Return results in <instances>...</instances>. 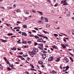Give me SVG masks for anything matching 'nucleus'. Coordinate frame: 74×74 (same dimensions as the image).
I'll return each instance as SVG.
<instances>
[{
	"mask_svg": "<svg viewBox=\"0 0 74 74\" xmlns=\"http://www.w3.org/2000/svg\"><path fill=\"white\" fill-rule=\"evenodd\" d=\"M17 11L16 12H21V10L19 9H18L17 10Z\"/></svg>",
	"mask_w": 74,
	"mask_h": 74,
	"instance_id": "nucleus-34",
	"label": "nucleus"
},
{
	"mask_svg": "<svg viewBox=\"0 0 74 74\" xmlns=\"http://www.w3.org/2000/svg\"><path fill=\"white\" fill-rule=\"evenodd\" d=\"M12 8L11 7H9L8 8V9L9 10H10Z\"/></svg>",
	"mask_w": 74,
	"mask_h": 74,
	"instance_id": "nucleus-50",
	"label": "nucleus"
},
{
	"mask_svg": "<svg viewBox=\"0 0 74 74\" xmlns=\"http://www.w3.org/2000/svg\"><path fill=\"white\" fill-rule=\"evenodd\" d=\"M9 67H11L12 68L14 66L13 64H10L9 65Z\"/></svg>",
	"mask_w": 74,
	"mask_h": 74,
	"instance_id": "nucleus-17",
	"label": "nucleus"
},
{
	"mask_svg": "<svg viewBox=\"0 0 74 74\" xmlns=\"http://www.w3.org/2000/svg\"><path fill=\"white\" fill-rule=\"evenodd\" d=\"M24 13L25 14H29V12H28L27 11H24Z\"/></svg>",
	"mask_w": 74,
	"mask_h": 74,
	"instance_id": "nucleus-15",
	"label": "nucleus"
},
{
	"mask_svg": "<svg viewBox=\"0 0 74 74\" xmlns=\"http://www.w3.org/2000/svg\"><path fill=\"white\" fill-rule=\"evenodd\" d=\"M52 47L54 49L57 48V46H55V45L52 46Z\"/></svg>",
	"mask_w": 74,
	"mask_h": 74,
	"instance_id": "nucleus-20",
	"label": "nucleus"
},
{
	"mask_svg": "<svg viewBox=\"0 0 74 74\" xmlns=\"http://www.w3.org/2000/svg\"><path fill=\"white\" fill-rule=\"evenodd\" d=\"M32 31L33 32H36V31L34 30H32Z\"/></svg>",
	"mask_w": 74,
	"mask_h": 74,
	"instance_id": "nucleus-60",
	"label": "nucleus"
},
{
	"mask_svg": "<svg viewBox=\"0 0 74 74\" xmlns=\"http://www.w3.org/2000/svg\"><path fill=\"white\" fill-rule=\"evenodd\" d=\"M69 59L71 60V62H73L74 61L73 59L71 57H69Z\"/></svg>",
	"mask_w": 74,
	"mask_h": 74,
	"instance_id": "nucleus-24",
	"label": "nucleus"
},
{
	"mask_svg": "<svg viewBox=\"0 0 74 74\" xmlns=\"http://www.w3.org/2000/svg\"><path fill=\"white\" fill-rule=\"evenodd\" d=\"M66 17H70V15L69 14H68L66 15Z\"/></svg>",
	"mask_w": 74,
	"mask_h": 74,
	"instance_id": "nucleus-35",
	"label": "nucleus"
},
{
	"mask_svg": "<svg viewBox=\"0 0 74 74\" xmlns=\"http://www.w3.org/2000/svg\"><path fill=\"white\" fill-rule=\"evenodd\" d=\"M38 63L40 64H43V62L41 61H39L38 62Z\"/></svg>",
	"mask_w": 74,
	"mask_h": 74,
	"instance_id": "nucleus-13",
	"label": "nucleus"
},
{
	"mask_svg": "<svg viewBox=\"0 0 74 74\" xmlns=\"http://www.w3.org/2000/svg\"><path fill=\"white\" fill-rule=\"evenodd\" d=\"M30 36L33 37L34 36V35L33 34H31L29 35Z\"/></svg>",
	"mask_w": 74,
	"mask_h": 74,
	"instance_id": "nucleus-47",
	"label": "nucleus"
},
{
	"mask_svg": "<svg viewBox=\"0 0 74 74\" xmlns=\"http://www.w3.org/2000/svg\"><path fill=\"white\" fill-rule=\"evenodd\" d=\"M34 37L35 38H37V39H39V37H38L37 36H34Z\"/></svg>",
	"mask_w": 74,
	"mask_h": 74,
	"instance_id": "nucleus-25",
	"label": "nucleus"
},
{
	"mask_svg": "<svg viewBox=\"0 0 74 74\" xmlns=\"http://www.w3.org/2000/svg\"><path fill=\"white\" fill-rule=\"evenodd\" d=\"M54 35L55 36H58V34H54Z\"/></svg>",
	"mask_w": 74,
	"mask_h": 74,
	"instance_id": "nucleus-42",
	"label": "nucleus"
},
{
	"mask_svg": "<svg viewBox=\"0 0 74 74\" xmlns=\"http://www.w3.org/2000/svg\"><path fill=\"white\" fill-rule=\"evenodd\" d=\"M43 37L44 38H46L47 39H48V38L47 37H46L45 36H43Z\"/></svg>",
	"mask_w": 74,
	"mask_h": 74,
	"instance_id": "nucleus-45",
	"label": "nucleus"
},
{
	"mask_svg": "<svg viewBox=\"0 0 74 74\" xmlns=\"http://www.w3.org/2000/svg\"><path fill=\"white\" fill-rule=\"evenodd\" d=\"M16 37V36H13L12 37H11L10 38H12L13 37Z\"/></svg>",
	"mask_w": 74,
	"mask_h": 74,
	"instance_id": "nucleus-55",
	"label": "nucleus"
},
{
	"mask_svg": "<svg viewBox=\"0 0 74 74\" xmlns=\"http://www.w3.org/2000/svg\"><path fill=\"white\" fill-rule=\"evenodd\" d=\"M66 69H68L69 68V66H67L66 67Z\"/></svg>",
	"mask_w": 74,
	"mask_h": 74,
	"instance_id": "nucleus-37",
	"label": "nucleus"
},
{
	"mask_svg": "<svg viewBox=\"0 0 74 74\" xmlns=\"http://www.w3.org/2000/svg\"><path fill=\"white\" fill-rule=\"evenodd\" d=\"M17 57H18V58H21H21L22 57V56H18Z\"/></svg>",
	"mask_w": 74,
	"mask_h": 74,
	"instance_id": "nucleus-39",
	"label": "nucleus"
},
{
	"mask_svg": "<svg viewBox=\"0 0 74 74\" xmlns=\"http://www.w3.org/2000/svg\"><path fill=\"white\" fill-rule=\"evenodd\" d=\"M28 56L27 54L25 55H23V56L24 57H27Z\"/></svg>",
	"mask_w": 74,
	"mask_h": 74,
	"instance_id": "nucleus-30",
	"label": "nucleus"
},
{
	"mask_svg": "<svg viewBox=\"0 0 74 74\" xmlns=\"http://www.w3.org/2000/svg\"><path fill=\"white\" fill-rule=\"evenodd\" d=\"M64 38L65 39H67V40H69V38H66V37H64Z\"/></svg>",
	"mask_w": 74,
	"mask_h": 74,
	"instance_id": "nucleus-52",
	"label": "nucleus"
},
{
	"mask_svg": "<svg viewBox=\"0 0 74 74\" xmlns=\"http://www.w3.org/2000/svg\"><path fill=\"white\" fill-rule=\"evenodd\" d=\"M37 12L39 13L41 15H43V13L42 12H40L39 11H37Z\"/></svg>",
	"mask_w": 74,
	"mask_h": 74,
	"instance_id": "nucleus-7",
	"label": "nucleus"
},
{
	"mask_svg": "<svg viewBox=\"0 0 74 74\" xmlns=\"http://www.w3.org/2000/svg\"><path fill=\"white\" fill-rule=\"evenodd\" d=\"M65 61L66 62H69V59L66 58H64Z\"/></svg>",
	"mask_w": 74,
	"mask_h": 74,
	"instance_id": "nucleus-8",
	"label": "nucleus"
},
{
	"mask_svg": "<svg viewBox=\"0 0 74 74\" xmlns=\"http://www.w3.org/2000/svg\"><path fill=\"white\" fill-rule=\"evenodd\" d=\"M32 12L33 13H35V12L36 11L35 10H32Z\"/></svg>",
	"mask_w": 74,
	"mask_h": 74,
	"instance_id": "nucleus-49",
	"label": "nucleus"
},
{
	"mask_svg": "<svg viewBox=\"0 0 74 74\" xmlns=\"http://www.w3.org/2000/svg\"><path fill=\"white\" fill-rule=\"evenodd\" d=\"M38 24H42V22L41 21H39L38 22Z\"/></svg>",
	"mask_w": 74,
	"mask_h": 74,
	"instance_id": "nucleus-11",
	"label": "nucleus"
},
{
	"mask_svg": "<svg viewBox=\"0 0 74 74\" xmlns=\"http://www.w3.org/2000/svg\"><path fill=\"white\" fill-rule=\"evenodd\" d=\"M53 56H52L50 57L48 60V61L49 62H51V61H53Z\"/></svg>",
	"mask_w": 74,
	"mask_h": 74,
	"instance_id": "nucleus-4",
	"label": "nucleus"
},
{
	"mask_svg": "<svg viewBox=\"0 0 74 74\" xmlns=\"http://www.w3.org/2000/svg\"><path fill=\"white\" fill-rule=\"evenodd\" d=\"M37 41L39 42H42L43 41V40L41 39H40L39 38L38 39V40H37Z\"/></svg>",
	"mask_w": 74,
	"mask_h": 74,
	"instance_id": "nucleus-6",
	"label": "nucleus"
},
{
	"mask_svg": "<svg viewBox=\"0 0 74 74\" xmlns=\"http://www.w3.org/2000/svg\"><path fill=\"white\" fill-rule=\"evenodd\" d=\"M58 3H56V4L54 6L55 7H57V6H58Z\"/></svg>",
	"mask_w": 74,
	"mask_h": 74,
	"instance_id": "nucleus-48",
	"label": "nucleus"
},
{
	"mask_svg": "<svg viewBox=\"0 0 74 74\" xmlns=\"http://www.w3.org/2000/svg\"><path fill=\"white\" fill-rule=\"evenodd\" d=\"M42 53H47V51H43V50H42Z\"/></svg>",
	"mask_w": 74,
	"mask_h": 74,
	"instance_id": "nucleus-26",
	"label": "nucleus"
},
{
	"mask_svg": "<svg viewBox=\"0 0 74 74\" xmlns=\"http://www.w3.org/2000/svg\"><path fill=\"white\" fill-rule=\"evenodd\" d=\"M0 40H2V42H7V40H3L2 39H1Z\"/></svg>",
	"mask_w": 74,
	"mask_h": 74,
	"instance_id": "nucleus-12",
	"label": "nucleus"
},
{
	"mask_svg": "<svg viewBox=\"0 0 74 74\" xmlns=\"http://www.w3.org/2000/svg\"><path fill=\"white\" fill-rule=\"evenodd\" d=\"M42 59H45L47 57L45 53L42 54Z\"/></svg>",
	"mask_w": 74,
	"mask_h": 74,
	"instance_id": "nucleus-3",
	"label": "nucleus"
},
{
	"mask_svg": "<svg viewBox=\"0 0 74 74\" xmlns=\"http://www.w3.org/2000/svg\"><path fill=\"white\" fill-rule=\"evenodd\" d=\"M25 32H22V35H24Z\"/></svg>",
	"mask_w": 74,
	"mask_h": 74,
	"instance_id": "nucleus-63",
	"label": "nucleus"
},
{
	"mask_svg": "<svg viewBox=\"0 0 74 74\" xmlns=\"http://www.w3.org/2000/svg\"><path fill=\"white\" fill-rule=\"evenodd\" d=\"M13 7H14V8H16V5H13Z\"/></svg>",
	"mask_w": 74,
	"mask_h": 74,
	"instance_id": "nucleus-59",
	"label": "nucleus"
},
{
	"mask_svg": "<svg viewBox=\"0 0 74 74\" xmlns=\"http://www.w3.org/2000/svg\"><path fill=\"white\" fill-rule=\"evenodd\" d=\"M37 35H38V36H40L42 37H44L43 36H42V35H40V34H38Z\"/></svg>",
	"mask_w": 74,
	"mask_h": 74,
	"instance_id": "nucleus-29",
	"label": "nucleus"
},
{
	"mask_svg": "<svg viewBox=\"0 0 74 74\" xmlns=\"http://www.w3.org/2000/svg\"><path fill=\"white\" fill-rule=\"evenodd\" d=\"M30 65L31 66L32 68V69L34 68V66L32 64H30Z\"/></svg>",
	"mask_w": 74,
	"mask_h": 74,
	"instance_id": "nucleus-27",
	"label": "nucleus"
},
{
	"mask_svg": "<svg viewBox=\"0 0 74 74\" xmlns=\"http://www.w3.org/2000/svg\"><path fill=\"white\" fill-rule=\"evenodd\" d=\"M24 35L25 36H27V34H26V33H25L24 32Z\"/></svg>",
	"mask_w": 74,
	"mask_h": 74,
	"instance_id": "nucleus-56",
	"label": "nucleus"
},
{
	"mask_svg": "<svg viewBox=\"0 0 74 74\" xmlns=\"http://www.w3.org/2000/svg\"><path fill=\"white\" fill-rule=\"evenodd\" d=\"M45 21L47 22H48V19L46 18V17H45Z\"/></svg>",
	"mask_w": 74,
	"mask_h": 74,
	"instance_id": "nucleus-16",
	"label": "nucleus"
},
{
	"mask_svg": "<svg viewBox=\"0 0 74 74\" xmlns=\"http://www.w3.org/2000/svg\"><path fill=\"white\" fill-rule=\"evenodd\" d=\"M7 69L9 71H10V70H11V69H10V68H9V67H8L7 68Z\"/></svg>",
	"mask_w": 74,
	"mask_h": 74,
	"instance_id": "nucleus-33",
	"label": "nucleus"
},
{
	"mask_svg": "<svg viewBox=\"0 0 74 74\" xmlns=\"http://www.w3.org/2000/svg\"><path fill=\"white\" fill-rule=\"evenodd\" d=\"M25 62L26 63H29V62H27V60H26Z\"/></svg>",
	"mask_w": 74,
	"mask_h": 74,
	"instance_id": "nucleus-58",
	"label": "nucleus"
},
{
	"mask_svg": "<svg viewBox=\"0 0 74 74\" xmlns=\"http://www.w3.org/2000/svg\"><path fill=\"white\" fill-rule=\"evenodd\" d=\"M0 68L1 69H3V67L1 65V64H0Z\"/></svg>",
	"mask_w": 74,
	"mask_h": 74,
	"instance_id": "nucleus-23",
	"label": "nucleus"
},
{
	"mask_svg": "<svg viewBox=\"0 0 74 74\" xmlns=\"http://www.w3.org/2000/svg\"><path fill=\"white\" fill-rule=\"evenodd\" d=\"M21 60H25V59L24 58L22 57L21 58Z\"/></svg>",
	"mask_w": 74,
	"mask_h": 74,
	"instance_id": "nucleus-41",
	"label": "nucleus"
},
{
	"mask_svg": "<svg viewBox=\"0 0 74 74\" xmlns=\"http://www.w3.org/2000/svg\"><path fill=\"white\" fill-rule=\"evenodd\" d=\"M61 4H63V5L64 6L69 5V4L67 3L66 1H61Z\"/></svg>",
	"mask_w": 74,
	"mask_h": 74,
	"instance_id": "nucleus-2",
	"label": "nucleus"
},
{
	"mask_svg": "<svg viewBox=\"0 0 74 74\" xmlns=\"http://www.w3.org/2000/svg\"><path fill=\"white\" fill-rule=\"evenodd\" d=\"M60 69H62V66H60Z\"/></svg>",
	"mask_w": 74,
	"mask_h": 74,
	"instance_id": "nucleus-54",
	"label": "nucleus"
},
{
	"mask_svg": "<svg viewBox=\"0 0 74 74\" xmlns=\"http://www.w3.org/2000/svg\"><path fill=\"white\" fill-rule=\"evenodd\" d=\"M3 58L5 60V61H7L8 60L5 57H4Z\"/></svg>",
	"mask_w": 74,
	"mask_h": 74,
	"instance_id": "nucleus-46",
	"label": "nucleus"
},
{
	"mask_svg": "<svg viewBox=\"0 0 74 74\" xmlns=\"http://www.w3.org/2000/svg\"><path fill=\"white\" fill-rule=\"evenodd\" d=\"M38 48L41 50H43L44 49L43 48H42V47H38Z\"/></svg>",
	"mask_w": 74,
	"mask_h": 74,
	"instance_id": "nucleus-14",
	"label": "nucleus"
},
{
	"mask_svg": "<svg viewBox=\"0 0 74 74\" xmlns=\"http://www.w3.org/2000/svg\"><path fill=\"white\" fill-rule=\"evenodd\" d=\"M28 53L32 58L34 57V55H36V53L34 51H32L31 52L29 51H28Z\"/></svg>",
	"mask_w": 74,
	"mask_h": 74,
	"instance_id": "nucleus-1",
	"label": "nucleus"
},
{
	"mask_svg": "<svg viewBox=\"0 0 74 74\" xmlns=\"http://www.w3.org/2000/svg\"><path fill=\"white\" fill-rule=\"evenodd\" d=\"M27 42L29 44H31L32 43V42L31 41H28Z\"/></svg>",
	"mask_w": 74,
	"mask_h": 74,
	"instance_id": "nucleus-40",
	"label": "nucleus"
},
{
	"mask_svg": "<svg viewBox=\"0 0 74 74\" xmlns=\"http://www.w3.org/2000/svg\"><path fill=\"white\" fill-rule=\"evenodd\" d=\"M5 62H6L7 64H9V65L10 64L9 61L8 60H7V61L5 60Z\"/></svg>",
	"mask_w": 74,
	"mask_h": 74,
	"instance_id": "nucleus-19",
	"label": "nucleus"
},
{
	"mask_svg": "<svg viewBox=\"0 0 74 74\" xmlns=\"http://www.w3.org/2000/svg\"><path fill=\"white\" fill-rule=\"evenodd\" d=\"M0 8H1L3 9H5L4 7H0Z\"/></svg>",
	"mask_w": 74,
	"mask_h": 74,
	"instance_id": "nucleus-44",
	"label": "nucleus"
},
{
	"mask_svg": "<svg viewBox=\"0 0 74 74\" xmlns=\"http://www.w3.org/2000/svg\"><path fill=\"white\" fill-rule=\"evenodd\" d=\"M47 1L49 3H51V2L50 0H47Z\"/></svg>",
	"mask_w": 74,
	"mask_h": 74,
	"instance_id": "nucleus-36",
	"label": "nucleus"
},
{
	"mask_svg": "<svg viewBox=\"0 0 74 74\" xmlns=\"http://www.w3.org/2000/svg\"><path fill=\"white\" fill-rule=\"evenodd\" d=\"M60 59L59 58H57V59L56 60V62H59V60H60Z\"/></svg>",
	"mask_w": 74,
	"mask_h": 74,
	"instance_id": "nucleus-22",
	"label": "nucleus"
},
{
	"mask_svg": "<svg viewBox=\"0 0 74 74\" xmlns=\"http://www.w3.org/2000/svg\"><path fill=\"white\" fill-rule=\"evenodd\" d=\"M48 66H50V64H47Z\"/></svg>",
	"mask_w": 74,
	"mask_h": 74,
	"instance_id": "nucleus-64",
	"label": "nucleus"
},
{
	"mask_svg": "<svg viewBox=\"0 0 74 74\" xmlns=\"http://www.w3.org/2000/svg\"><path fill=\"white\" fill-rule=\"evenodd\" d=\"M61 46L63 47V48L64 49H65V48H66V47L64 45H63V44H61Z\"/></svg>",
	"mask_w": 74,
	"mask_h": 74,
	"instance_id": "nucleus-9",
	"label": "nucleus"
},
{
	"mask_svg": "<svg viewBox=\"0 0 74 74\" xmlns=\"http://www.w3.org/2000/svg\"><path fill=\"white\" fill-rule=\"evenodd\" d=\"M33 49L34 52H35L36 53L38 51V50L36 48H34Z\"/></svg>",
	"mask_w": 74,
	"mask_h": 74,
	"instance_id": "nucleus-5",
	"label": "nucleus"
},
{
	"mask_svg": "<svg viewBox=\"0 0 74 74\" xmlns=\"http://www.w3.org/2000/svg\"><path fill=\"white\" fill-rule=\"evenodd\" d=\"M43 33H45L46 34L47 33L48 34H49V33H47V32H46L45 31H43Z\"/></svg>",
	"mask_w": 74,
	"mask_h": 74,
	"instance_id": "nucleus-32",
	"label": "nucleus"
},
{
	"mask_svg": "<svg viewBox=\"0 0 74 74\" xmlns=\"http://www.w3.org/2000/svg\"><path fill=\"white\" fill-rule=\"evenodd\" d=\"M10 50H16V49L15 47H14L13 48H10Z\"/></svg>",
	"mask_w": 74,
	"mask_h": 74,
	"instance_id": "nucleus-10",
	"label": "nucleus"
},
{
	"mask_svg": "<svg viewBox=\"0 0 74 74\" xmlns=\"http://www.w3.org/2000/svg\"><path fill=\"white\" fill-rule=\"evenodd\" d=\"M39 46H41V47H42V48H43V44H42L41 43H40V44H39Z\"/></svg>",
	"mask_w": 74,
	"mask_h": 74,
	"instance_id": "nucleus-18",
	"label": "nucleus"
},
{
	"mask_svg": "<svg viewBox=\"0 0 74 74\" xmlns=\"http://www.w3.org/2000/svg\"><path fill=\"white\" fill-rule=\"evenodd\" d=\"M26 73L27 74H29V72H27V71L26 72Z\"/></svg>",
	"mask_w": 74,
	"mask_h": 74,
	"instance_id": "nucleus-62",
	"label": "nucleus"
},
{
	"mask_svg": "<svg viewBox=\"0 0 74 74\" xmlns=\"http://www.w3.org/2000/svg\"><path fill=\"white\" fill-rule=\"evenodd\" d=\"M23 28H27V26L25 25H23Z\"/></svg>",
	"mask_w": 74,
	"mask_h": 74,
	"instance_id": "nucleus-21",
	"label": "nucleus"
},
{
	"mask_svg": "<svg viewBox=\"0 0 74 74\" xmlns=\"http://www.w3.org/2000/svg\"><path fill=\"white\" fill-rule=\"evenodd\" d=\"M34 43L35 44L34 45H35V46H36V45H38V43H37V42H35Z\"/></svg>",
	"mask_w": 74,
	"mask_h": 74,
	"instance_id": "nucleus-43",
	"label": "nucleus"
},
{
	"mask_svg": "<svg viewBox=\"0 0 74 74\" xmlns=\"http://www.w3.org/2000/svg\"><path fill=\"white\" fill-rule=\"evenodd\" d=\"M42 68H44L45 67V66L44 65H42Z\"/></svg>",
	"mask_w": 74,
	"mask_h": 74,
	"instance_id": "nucleus-57",
	"label": "nucleus"
},
{
	"mask_svg": "<svg viewBox=\"0 0 74 74\" xmlns=\"http://www.w3.org/2000/svg\"><path fill=\"white\" fill-rule=\"evenodd\" d=\"M52 72L53 73H56L55 72V71H54L53 70L52 71Z\"/></svg>",
	"mask_w": 74,
	"mask_h": 74,
	"instance_id": "nucleus-61",
	"label": "nucleus"
},
{
	"mask_svg": "<svg viewBox=\"0 0 74 74\" xmlns=\"http://www.w3.org/2000/svg\"><path fill=\"white\" fill-rule=\"evenodd\" d=\"M63 41H64V42H66V40L65 39H63Z\"/></svg>",
	"mask_w": 74,
	"mask_h": 74,
	"instance_id": "nucleus-53",
	"label": "nucleus"
},
{
	"mask_svg": "<svg viewBox=\"0 0 74 74\" xmlns=\"http://www.w3.org/2000/svg\"><path fill=\"white\" fill-rule=\"evenodd\" d=\"M34 29L36 30H38V29L37 28L35 27Z\"/></svg>",
	"mask_w": 74,
	"mask_h": 74,
	"instance_id": "nucleus-51",
	"label": "nucleus"
},
{
	"mask_svg": "<svg viewBox=\"0 0 74 74\" xmlns=\"http://www.w3.org/2000/svg\"><path fill=\"white\" fill-rule=\"evenodd\" d=\"M7 35L9 36H11L13 35V34L12 33H8L7 34Z\"/></svg>",
	"mask_w": 74,
	"mask_h": 74,
	"instance_id": "nucleus-28",
	"label": "nucleus"
},
{
	"mask_svg": "<svg viewBox=\"0 0 74 74\" xmlns=\"http://www.w3.org/2000/svg\"><path fill=\"white\" fill-rule=\"evenodd\" d=\"M22 43L23 44H26L27 43V42H26L25 41H23V42Z\"/></svg>",
	"mask_w": 74,
	"mask_h": 74,
	"instance_id": "nucleus-31",
	"label": "nucleus"
},
{
	"mask_svg": "<svg viewBox=\"0 0 74 74\" xmlns=\"http://www.w3.org/2000/svg\"><path fill=\"white\" fill-rule=\"evenodd\" d=\"M50 26V25L49 24H47L46 25V27H49Z\"/></svg>",
	"mask_w": 74,
	"mask_h": 74,
	"instance_id": "nucleus-38",
	"label": "nucleus"
}]
</instances>
